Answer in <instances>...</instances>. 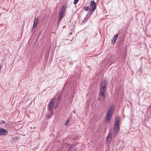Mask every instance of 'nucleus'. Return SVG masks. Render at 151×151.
I'll use <instances>...</instances> for the list:
<instances>
[{"mask_svg":"<svg viewBox=\"0 0 151 151\" xmlns=\"http://www.w3.org/2000/svg\"><path fill=\"white\" fill-rule=\"evenodd\" d=\"M106 86V81H103L101 87L100 96L103 99L104 98V92L105 90V88Z\"/></svg>","mask_w":151,"mask_h":151,"instance_id":"nucleus-1","label":"nucleus"},{"mask_svg":"<svg viewBox=\"0 0 151 151\" xmlns=\"http://www.w3.org/2000/svg\"><path fill=\"white\" fill-rule=\"evenodd\" d=\"M66 9L65 6H63L61 10L60 11L59 14V20L60 21L63 16V14L65 12Z\"/></svg>","mask_w":151,"mask_h":151,"instance_id":"nucleus-2","label":"nucleus"},{"mask_svg":"<svg viewBox=\"0 0 151 151\" xmlns=\"http://www.w3.org/2000/svg\"><path fill=\"white\" fill-rule=\"evenodd\" d=\"M54 99H55L54 97L53 98L52 100H51L49 103L48 109L49 111H52L53 106L54 104Z\"/></svg>","mask_w":151,"mask_h":151,"instance_id":"nucleus-3","label":"nucleus"},{"mask_svg":"<svg viewBox=\"0 0 151 151\" xmlns=\"http://www.w3.org/2000/svg\"><path fill=\"white\" fill-rule=\"evenodd\" d=\"M114 107L112 105H111L108 109L106 115L112 116V114L114 112Z\"/></svg>","mask_w":151,"mask_h":151,"instance_id":"nucleus-4","label":"nucleus"},{"mask_svg":"<svg viewBox=\"0 0 151 151\" xmlns=\"http://www.w3.org/2000/svg\"><path fill=\"white\" fill-rule=\"evenodd\" d=\"M112 133L111 132H109L106 138V140L108 144H109L110 143L112 139Z\"/></svg>","mask_w":151,"mask_h":151,"instance_id":"nucleus-5","label":"nucleus"},{"mask_svg":"<svg viewBox=\"0 0 151 151\" xmlns=\"http://www.w3.org/2000/svg\"><path fill=\"white\" fill-rule=\"evenodd\" d=\"M8 133V132L4 129L0 128V135H6Z\"/></svg>","mask_w":151,"mask_h":151,"instance_id":"nucleus-6","label":"nucleus"},{"mask_svg":"<svg viewBox=\"0 0 151 151\" xmlns=\"http://www.w3.org/2000/svg\"><path fill=\"white\" fill-rule=\"evenodd\" d=\"M91 10L92 11H94L96 8V4L95 2L93 1H91Z\"/></svg>","mask_w":151,"mask_h":151,"instance_id":"nucleus-7","label":"nucleus"},{"mask_svg":"<svg viewBox=\"0 0 151 151\" xmlns=\"http://www.w3.org/2000/svg\"><path fill=\"white\" fill-rule=\"evenodd\" d=\"M119 129V125H115L114 132H115L116 134L118 133Z\"/></svg>","mask_w":151,"mask_h":151,"instance_id":"nucleus-8","label":"nucleus"},{"mask_svg":"<svg viewBox=\"0 0 151 151\" xmlns=\"http://www.w3.org/2000/svg\"><path fill=\"white\" fill-rule=\"evenodd\" d=\"M53 115V111H49L48 113L46 116V118L47 119H49Z\"/></svg>","mask_w":151,"mask_h":151,"instance_id":"nucleus-9","label":"nucleus"},{"mask_svg":"<svg viewBox=\"0 0 151 151\" xmlns=\"http://www.w3.org/2000/svg\"><path fill=\"white\" fill-rule=\"evenodd\" d=\"M111 116L106 115L105 119L106 122V123L109 122L111 121Z\"/></svg>","mask_w":151,"mask_h":151,"instance_id":"nucleus-10","label":"nucleus"},{"mask_svg":"<svg viewBox=\"0 0 151 151\" xmlns=\"http://www.w3.org/2000/svg\"><path fill=\"white\" fill-rule=\"evenodd\" d=\"M118 37V35H116L112 38V39H111L112 43V44H114L115 43Z\"/></svg>","mask_w":151,"mask_h":151,"instance_id":"nucleus-11","label":"nucleus"},{"mask_svg":"<svg viewBox=\"0 0 151 151\" xmlns=\"http://www.w3.org/2000/svg\"><path fill=\"white\" fill-rule=\"evenodd\" d=\"M38 19L36 18L34 21V24L33 25V28H35L36 27L38 23Z\"/></svg>","mask_w":151,"mask_h":151,"instance_id":"nucleus-12","label":"nucleus"},{"mask_svg":"<svg viewBox=\"0 0 151 151\" xmlns=\"http://www.w3.org/2000/svg\"><path fill=\"white\" fill-rule=\"evenodd\" d=\"M119 118L117 116L115 120V125H119Z\"/></svg>","mask_w":151,"mask_h":151,"instance_id":"nucleus-13","label":"nucleus"},{"mask_svg":"<svg viewBox=\"0 0 151 151\" xmlns=\"http://www.w3.org/2000/svg\"><path fill=\"white\" fill-rule=\"evenodd\" d=\"M73 146H70V147L68 151H73Z\"/></svg>","mask_w":151,"mask_h":151,"instance_id":"nucleus-14","label":"nucleus"},{"mask_svg":"<svg viewBox=\"0 0 151 151\" xmlns=\"http://www.w3.org/2000/svg\"><path fill=\"white\" fill-rule=\"evenodd\" d=\"M74 94V91H71V96L73 97Z\"/></svg>","mask_w":151,"mask_h":151,"instance_id":"nucleus-15","label":"nucleus"},{"mask_svg":"<svg viewBox=\"0 0 151 151\" xmlns=\"http://www.w3.org/2000/svg\"><path fill=\"white\" fill-rule=\"evenodd\" d=\"M86 11H88L89 9V7L88 6L87 7H85L83 8Z\"/></svg>","mask_w":151,"mask_h":151,"instance_id":"nucleus-16","label":"nucleus"},{"mask_svg":"<svg viewBox=\"0 0 151 151\" xmlns=\"http://www.w3.org/2000/svg\"><path fill=\"white\" fill-rule=\"evenodd\" d=\"M79 0H74V4H76L78 2Z\"/></svg>","mask_w":151,"mask_h":151,"instance_id":"nucleus-17","label":"nucleus"},{"mask_svg":"<svg viewBox=\"0 0 151 151\" xmlns=\"http://www.w3.org/2000/svg\"><path fill=\"white\" fill-rule=\"evenodd\" d=\"M69 122V120H67V124Z\"/></svg>","mask_w":151,"mask_h":151,"instance_id":"nucleus-18","label":"nucleus"},{"mask_svg":"<svg viewBox=\"0 0 151 151\" xmlns=\"http://www.w3.org/2000/svg\"><path fill=\"white\" fill-rule=\"evenodd\" d=\"M100 99H101V98H98V100H100Z\"/></svg>","mask_w":151,"mask_h":151,"instance_id":"nucleus-19","label":"nucleus"},{"mask_svg":"<svg viewBox=\"0 0 151 151\" xmlns=\"http://www.w3.org/2000/svg\"><path fill=\"white\" fill-rule=\"evenodd\" d=\"M64 124H65V125H66V124H65V123Z\"/></svg>","mask_w":151,"mask_h":151,"instance_id":"nucleus-20","label":"nucleus"},{"mask_svg":"<svg viewBox=\"0 0 151 151\" xmlns=\"http://www.w3.org/2000/svg\"><path fill=\"white\" fill-rule=\"evenodd\" d=\"M65 26H64L63 27V28H65Z\"/></svg>","mask_w":151,"mask_h":151,"instance_id":"nucleus-21","label":"nucleus"},{"mask_svg":"<svg viewBox=\"0 0 151 151\" xmlns=\"http://www.w3.org/2000/svg\"><path fill=\"white\" fill-rule=\"evenodd\" d=\"M68 42V43H69L70 42Z\"/></svg>","mask_w":151,"mask_h":151,"instance_id":"nucleus-22","label":"nucleus"},{"mask_svg":"<svg viewBox=\"0 0 151 151\" xmlns=\"http://www.w3.org/2000/svg\"><path fill=\"white\" fill-rule=\"evenodd\" d=\"M58 104H57V106H58Z\"/></svg>","mask_w":151,"mask_h":151,"instance_id":"nucleus-23","label":"nucleus"}]
</instances>
